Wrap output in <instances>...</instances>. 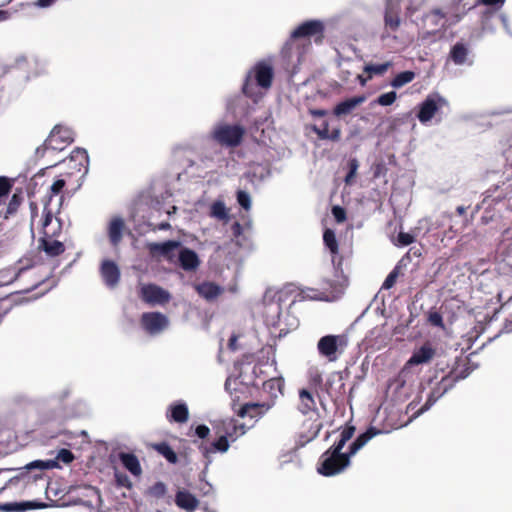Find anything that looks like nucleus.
<instances>
[{"mask_svg":"<svg viewBox=\"0 0 512 512\" xmlns=\"http://www.w3.org/2000/svg\"><path fill=\"white\" fill-rule=\"evenodd\" d=\"M56 0H38L37 1V5L39 7H48L50 6L51 4H53Z\"/></svg>","mask_w":512,"mask_h":512,"instance_id":"nucleus-64","label":"nucleus"},{"mask_svg":"<svg viewBox=\"0 0 512 512\" xmlns=\"http://www.w3.org/2000/svg\"><path fill=\"white\" fill-rule=\"evenodd\" d=\"M459 21L457 16L453 22H449L447 15L440 8L431 9L425 14L423 18L424 26L429 30L430 33H436L441 29H446L451 24Z\"/></svg>","mask_w":512,"mask_h":512,"instance_id":"nucleus-10","label":"nucleus"},{"mask_svg":"<svg viewBox=\"0 0 512 512\" xmlns=\"http://www.w3.org/2000/svg\"><path fill=\"white\" fill-rule=\"evenodd\" d=\"M453 383L449 377H443L442 380L437 384L431 391L425 406L433 405L440 397H442L451 387Z\"/></svg>","mask_w":512,"mask_h":512,"instance_id":"nucleus-29","label":"nucleus"},{"mask_svg":"<svg viewBox=\"0 0 512 512\" xmlns=\"http://www.w3.org/2000/svg\"><path fill=\"white\" fill-rule=\"evenodd\" d=\"M399 276V270L398 267H395L386 277L385 281L382 284V289L388 290L391 289Z\"/></svg>","mask_w":512,"mask_h":512,"instance_id":"nucleus-47","label":"nucleus"},{"mask_svg":"<svg viewBox=\"0 0 512 512\" xmlns=\"http://www.w3.org/2000/svg\"><path fill=\"white\" fill-rule=\"evenodd\" d=\"M224 431V435L227 436L228 439L235 441L246 433V426L244 424H237L234 420H230L225 426Z\"/></svg>","mask_w":512,"mask_h":512,"instance_id":"nucleus-33","label":"nucleus"},{"mask_svg":"<svg viewBox=\"0 0 512 512\" xmlns=\"http://www.w3.org/2000/svg\"><path fill=\"white\" fill-rule=\"evenodd\" d=\"M392 65L393 63L391 61H387L381 64H366L364 66V72L368 74V79H372L374 75H384L388 69L392 67Z\"/></svg>","mask_w":512,"mask_h":512,"instance_id":"nucleus-35","label":"nucleus"},{"mask_svg":"<svg viewBox=\"0 0 512 512\" xmlns=\"http://www.w3.org/2000/svg\"><path fill=\"white\" fill-rule=\"evenodd\" d=\"M355 433V427L345 426L340 432L339 439L325 452L327 456L322 461V475L334 476L342 473L349 465L352 455L349 451L342 453V449Z\"/></svg>","mask_w":512,"mask_h":512,"instance_id":"nucleus-1","label":"nucleus"},{"mask_svg":"<svg viewBox=\"0 0 512 512\" xmlns=\"http://www.w3.org/2000/svg\"><path fill=\"white\" fill-rule=\"evenodd\" d=\"M245 129L241 125L219 124L212 133L213 139L221 146L234 148L241 144Z\"/></svg>","mask_w":512,"mask_h":512,"instance_id":"nucleus-4","label":"nucleus"},{"mask_svg":"<svg viewBox=\"0 0 512 512\" xmlns=\"http://www.w3.org/2000/svg\"><path fill=\"white\" fill-rule=\"evenodd\" d=\"M319 432H320V422L316 418L314 420V422L309 424L307 432L306 431L301 432V434L299 436L300 444L304 445V444L308 443L309 441L313 440L318 435Z\"/></svg>","mask_w":512,"mask_h":512,"instance_id":"nucleus-37","label":"nucleus"},{"mask_svg":"<svg viewBox=\"0 0 512 512\" xmlns=\"http://www.w3.org/2000/svg\"><path fill=\"white\" fill-rule=\"evenodd\" d=\"M468 55V49L463 43H456L450 52V57L452 61L457 64L461 65L466 61Z\"/></svg>","mask_w":512,"mask_h":512,"instance_id":"nucleus-36","label":"nucleus"},{"mask_svg":"<svg viewBox=\"0 0 512 512\" xmlns=\"http://www.w3.org/2000/svg\"><path fill=\"white\" fill-rule=\"evenodd\" d=\"M332 215L337 223H343L347 219L346 210L338 205L332 207Z\"/></svg>","mask_w":512,"mask_h":512,"instance_id":"nucleus-50","label":"nucleus"},{"mask_svg":"<svg viewBox=\"0 0 512 512\" xmlns=\"http://www.w3.org/2000/svg\"><path fill=\"white\" fill-rule=\"evenodd\" d=\"M18 264H19V267L17 268V270L12 271V269H10V274H8L9 278L7 279L6 283L15 282L24 271L34 267L35 260L33 257L26 256V257L21 258L18 261Z\"/></svg>","mask_w":512,"mask_h":512,"instance_id":"nucleus-30","label":"nucleus"},{"mask_svg":"<svg viewBox=\"0 0 512 512\" xmlns=\"http://www.w3.org/2000/svg\"><path fill=\"white\" fill-rule=\"evenodd\" d=\"M125 229V223L122 218L114 217L109 223L108 227V237L110 243L117 247L122 240L123 231Z\"/></svg>","mask_w":512,"mask_h":512,"instance_id":"nucleus-24","label":"nucleus"},{"mask_svg":"<svg viewBox=\"0 0 512 512\" xmlns=\"http://www.w3.org/2000/svg\"><path fill=\"white\" fill-rule=\"evenodd\" d=\"M322 239L325 247L329 250L334 267L342 266L343 257L339 254V245L336 235L332 229H325Z\"/></svg>","mask_w":512,"mask_h":512,"instance_id":"nucleus-17","label":"nucleus"},{"mask_svg":"<svg viewBox=\"0 0 512 512\" xmlns=\"http://www.w3.org/2000/svg\"><path fill=\"white\" fill-rule=\"evenodd\" d=\"M320 32V20L307 21L299 25L292 33L289 40L281 50L284 58L291 59L296 56L298 60L302 57L306 48L311 43L309 38Z\"/></svg>","mask_w":512,"mask_h":512,"instance_id":"nucleus-2","label":"nucleus"},{"mask_svg":"<svg viewBox=\"0 0 512 512\" xmlns=\"http://www.w3.org/2000/svg\"><path fill=\"white\" fill-rule=\"evenodd\" d=\"M210 215L214 218H217L219 220H228V211L226 209V206L223 201H215L211 205L210 208Z\"/></svg>","mask_w":512,"mask_h":512,"instance_id":"nucleus-40","label":"nucleus"},{"mask_svg":"<svg viewBox=\"0 0 512 512\" xmlns=\"http://www.w3.org/2000/svg\"><path fill=\"white\" fill-rule=\"evenodd\" d=\"M366 100L364 95L355 96L339 102L333 109V114L337 117L349 115L353 110Z\"/></svg>","mask_w":512,"mask_h":512,"instance_id":"nucleus-19","label":"nucleus"},{"mask_svg":"<svg viewBox=\"0 0 512 512\" xmlns=\"http://www.w3.org/2000/svg\"><path fill=\"white\" fill-rule=\"evenodd\" d=\"M397 99V94L395 91H390L387 93H383L380 96H378L372 104H378L380 106H390L392 105Z\"/></svg>","mask_w":512,"mask_h":512,"instance_id":"nucleus-43","label":"nucleus"},{"mask_svg":"<svg viewBox=\"0 0 512 512\" xmlns=\"http://www.w3.org/2000/svg\"><path fill=\"white\" fill-rule=\"evenodd\" d=\"M494 15V12L492 11H486L483 13L481 17V24L484 27V25L490 20V18Z\"/></svg>","mask_w":512,"mask_h":512,"instance_id":"nucleus-62","label":"nucleus"},{"mask_svg":"<svg viewBox=\"0 0 512 512\" xmlns=\"http://www.w3.org/2000/svg\"><path fill=\"white\" fill-rule=\"evenodd\" d=\"M212 447L215 451L224 453L229 449V441L227 436L222 435L216 441L212 443Z\"/></svg>","mask_w":512,"mask_h":512,"instance_id":"nucleus-48","label":"nucleus"},{"mask_svg":"<svg viewBox=\"0 0 512 512\" xmlns=\"http://www.w3.org/2000/svg\"><path fill=\"white\" fill-rule=\"evenodd\" d=\"M153 449L162 455L169 463L176 464L178 461L177 454L167 442L153 444Z\"/></svg>","mask_w":512,"mask_h":512,"instance_id":"nucleus-34","label":"nucleus"},{"mask_svg":"<svg viewBox=\"0 0 512 512\" xmlns=\"http://www.w3.org/2000/svg\"><path fill=\"white\" fill-rule=\"evenodd\" d=\"M178 259L180 266L185 271H193L200 265V260L197 253L189 248H182L179 252Z\"/></svg>","mask_w":512,"mask_h":512,"instance_id":"nucleus-22","label":"nucleus"},{"mask_svg":"<svg viewBox=\"0 0 512 512\" xmlns=\"http://www.w3.org/2000/svg\"><path fill=\"white\" fill-rule=\"evenodd\" d=\"M428 320L429 322L433 325V326H437V327H443L444 324H443V318L441 316L440 313L438 312H432L429 314V317H428Z\"/></svg>","mask_w":512,"mask_h":512,"instance_id":"nucleus-57","label":"nucleus"},{"mask_svg":"<svg viewBox=\"0 0 512 512\" xmlns=\"http://www.w3.org/2000/svg\"><path fill=\"white\" fill-rule=\"evenodd\" d=\"M319 384L320 375L316 374L311 378V381L307 387L299 389V403L297 408L303 415H315L318 417L315 397L318 396Z\"/></svg>","mask_w":512,"mask_h":512,"instance_id":"nucleus-5","label":"nucleus"},{"mask_svg":"<svg viewBox=\"0 0 512 512\" xmlns=\"http://www.w3.org/2000/svg\"><path fill=\"white\" fill-rule=\"evenodd\" d=\"M175 504L186 511H193L199 506V500L187 490H179L175 495Z\"/></svg>","mask_w":512,"mask_h":512,"instance_id":"nucleus-23","label":"nucleus"},{"mask_svg":"<svg viewBox=\"0 0 512 512\" xmlns=\"http://www.w3.org/2000/svg\"><path fill=\"white\" fill-rule=\"evenodd\" d=\"M397 240L401 246H408L414 242L415 238L410 233L399 232V234L397 236Z\"/></svg>","mask_w":512,"mask_h":512,"instance_id":"nucleus-52","label":"nucleus"},{"mask_svg":"<svg viewBox=\"0 0 512 512\" xmlns=\"http://www.w3.org/2000/svg\"><path fill=\"white\" fill-rule=\"evenodd\" d=\"M44 208H43V226H48L53 218V211L50 209V204L47 202H43Z\"/></svg>","mask_w":512,"mask_h":512,"instance_id":"nucleus-53","label":"nucleus"},{"mask_svg":"<svg viewBox=\"0 0 512 512\" xmlns=\"http://www.w3.org/2000/svg\"><path fill=\"white\" fill-rule=\"evenodd\" d=\"M436 355V349L431 343H424L419 349H416L409 360L406 362V367H412L420 364L429 363Z\"/></svg>","mask_w":512,"mask_h":512,"instance_id":"nucleus-16","label":"nucleus"},{"mask_svg":"<svg viewBox=\"0 0 512 512\" xmlns=\"http://www.w3.org/2000/svg\"><path fill=\"white\" fill-rule=\"evenodd\" d=\"M237 201L241 207L245 210H249L251 207V199L247 192L239 190L237 192Z\"/></svg>","mask_w":512,"mask_h":512,"instance_id":"nucleus-49","label":"nucleus"},{"mask_svg":"<svg viewBox=\"0 0 512 512\" xmlns=\"http://www.w3.org/2000/svg\"><path fill=\"white\" fill-rule=\"evenodd\" d=\"M100 274L104 283L110 288L117 286L120 281V270L112 260H104L102 262Z\"/></svg>","mask_w":512,"mask_h":512,"instance_id":"nucleus-18","label":"nucleus"},{"mask_svg":"<svg viewBox=\"0 0 512 512\" xmlns=\"http://www.w3.org/2000/svg\"><path fill=\"white\" fill-rule=\"evenodd\" d=\"M53 236L44 232V235L38 241V248L44 251L48 257H57L63 254L66 249L64 243L54 239Z\"/></svg>","mask_w":512,"mask_h":512,"instance_id":"nucleus-15","label":"nucleus"},{"mask_svg":"<svg viewBox=\"0 0 512 512\" xmlns=\"http://www.w3.org/2000/svg\"><path fill=\"white\" fill-rule=\"evenodd\" d=\"M231 232H232L233 238L236 240L237 245H241L239 239L243 234L242 225L239 222H234L231 226Z\"/></svg>","mask_w":512,"mask_h":512,"instance_id":"nucleus-55","label":"nucleus"},{"mask_svg":"<svg viewBox=\"0 0 512 512\" xmlns=\"http://www.w3.org/2000/svg\"><path fill=\"white\" fill-rule=\"evenodd\" d=\"M181 246L179 241L167 240L162 243L150 242L146 248L149 254L154 258L163 257L168 261H172L175 257V250Z\"/></svg>","mask_w":512,"mask_h":512,"instance_id":"nucleus-12","label":"nucleus"},{"mask_svg":"<svg viewBox=\"0 0 512 512\" xmlns=\"http://www.w3.org/2000/svg\"><path fill=\"white\" fill-rule=\"evenodd\" d=\"M13 187V180L0 176V199L7 196Z\"/></svg>","mask_w":512,"mask_h":512,"instance_id":"nucleus-46","label":"nucleus"},{"mask_svg":"<svg viewBox=\"0 0 512 512\" xmlns=\"http://www.w3.org/2000/svg\"><path fill=\"white\" fill-rule=\"evenodd\" d=\"M416 77L415 72L413 71H403L398 73L390 82V85L393 88H401L404 85L412 82Z\"/></svg>","mask_w":512,"mask_h":512,"instance_id":"nucleus-38","label":"nucleus"},{"mask_svg":"<svg viewBox=\"0 0 512 512\" xmlns=\"http://www.w3.org/2000/svg\"><path fill=\"white\" fill-rule=\"evenodd\" d=\"M71 159H79L80 160V164L82 165L83 161H85V162L88 161V155H87L86 150L85 149H81V148H76L71 153Z\"/></svg>","mask_w":512,"mask_h":512,"instance_id":"nucleus-56","label":"nucleus"},{"mask_svg":"<svg viewBox=\"0 0 512 512\" xmlns=\"http://www.w3.org/2000/svg\"><path fill=\"white\" fill-rule=\"evenodd\" d=\"M167 419L170 422L185 423L189 418V409L184 402H174L169 406Z\"/></svg>","mask_w":512,"mask_h":512,"instance_id":"nucleus-21","label":"nucleus"},{"mask_svg":"<svg viewBox=\"0 0 512 512\" xmlns=\"http://www.w3.org/2000/svg\"><path fill=\"white\" fill-rule=\"evenodd\" d=\"M22 201H23L22 193L21 192L14 193L7 205L5 218H8L10 215L15 214L18 211Z\"/></svg>","mask_w":512,"mask_h":512,"instance_id":"nucleus-41","label":"nucleus"},{"mask_svg":"<svg viewBox=\"0 0 512 512\" xmlns=\"http://www.w3.org/2000/svg\"><path fill=\"white\" fill-rule=\"evenodd\" d=\"M34 467L45 469V468L53 467V465H49L48 463H45L42 461H35L28 465V468H34Z\"/></svg>","mask_w":512,"mask_h":512,"instance_id":"nucleus-60","label":"nucleus"},{"mask_svg":"<svg viewBox=\"0 0 512 512\" xmlns=\"http://www.w3.org/2000/svg\"><path fill=\"white\" fill-rule=\"evenodd\" d=\"M334 268V279H325L322 282V301L332 302L340 299L347 285V279L343 275L341 267Z\"/></svg>","mask_w":512,"mask_h":512,"instance_id":"nucleus-6","label":"nucleus"},{"mask_svg":"<svg viewBox=\"0 0 512 512\" xmlns=\"http://www.w3.org/2000/svg\"><path fill=\"white\" fill-rule=\"evenodd\" d=\"M119 459L123 466L134 476L138 477L142 474V468L136 455L132 453L121 452Z\"/></svg>","mask_w":512,"mask_h":512,"instance_id":"nucleus-28","label":"nucleus"},{"mask_svg":"<svg viewBox=\"0 0 512 512\" xmlns=\"http://www.w3.org/2000/svg\"><path fill=\"white\" fill-rule=\"evenodd\" d=\"M66 186V181L64 179H57L50 186L43 202H47L51 204L53 197L59 196V206L62 205L63 202V190Z\"/></svg>","mask_w":512,"mask_h":512,"instance_id":"nucleus-31","label":"nucleus"},{"mask_svg":"<svg viewBox=\"0 0 512 512\" xmlns=\"http://www.w3.org/2000/svg\"><path fill=\"white\" fill-rule=\"evenodd\" d=\"M270 409V405L267 403H246L244 404L238 415L240 417L250 416L251 418L261 416Z\"/></svg>","mask_w":512,"mask_h":512,"instance_id":"nucleus-27","label":"nucleus"},{"mask_svg":"<svg viewBox=\"0 0 512 512\" xmlns=\"http://www.w3.org/2000/svg\"><path fill=\"white\" fill-rule=\"evenodd\" d=\"M380 433L375 427L368 428L364 433L360 434L349 446L348 451L354 456L370 439Z\"/></svg>","mask_w":512,"mask_h":512,"instance_id":"nucleus-25","label":"nucleus"},{"mask_svg":"<svg viewBox=\"0 0 512 512\" xmlns=\"http://www.w3.org/2000/svg\"><path fill=\"white\" fill-rule=\"evenodd\" d=\"M115 482L118 487H124L130 489L132 487V482L129 477L120 471H115L114 473Z\"/></svg>","mask_w":512,"mask_h":512,"instance_id":"nucleus-45","label":"nucleus"},{"mask_svg":"<svg viewBox=\"0 0 512 512\" xmlns=\"http://www.w3.org/2000/svg\"><path fill=\"white\" fill-rule=\"evenodd\" d=\"M275 385H277L278 387L280 386L279 380L276 378H273V379H270V380L264 382L265 389L266 388L273 389L275 387Z\"/></svg>","mask_w":512,"mask_h":512,"instance_id":"nucleus-61","label":"nucleus"},{"mask_svg":"<svg viewBox=\"0 0 512 512\" xmlns=\"http://www.w3.org/2000/svg\"><path fill=\"white\" fill-rule=\"evenodd\" d=\"M41 507L34 502L26 501V502H9L0 504V511L2 512H14V511H26L29 509H34Z\"/></svg>","mask_w":512,"mask_h":512,"instance_id":"nucleus-32","label":"nucleus"},{"mask_svg":"<svg viewBox=\"0 0 512 512\" xmlns=\"http://www.w3.org/2000/svg\"><path fill=\"white\" fill-rule=\"evenodd\" d=\"M196 292L206 299L212 301L220 296L223 292V288L214 282L205 281L194 285Z\"/></svg>","mask_w":512,"mask_h":512,"instance_id":"nucleus-20","label":"nucleus"},{"mask_svg":"<svg viewBox=\"0 0 512 512\" xmlns=\"http://www.w3.org/2000/svg\"><path fill=\"white\" fill-rule=\"evenodd\" d=\"M195 434L200 438V439H205L209 436L210 434V429L208 426L206 425H198L195 429Z\"/></svg>","mask_w":512,"mask_h":512,"instance_id":"nucleus-58","label":"nucleus"},{"mask_svg":"<svg viewBox=\"0 0 512 512\" xmlns=\"http://www.w3.org/2000/svg\"><path fill=\"white\" fill-rule=\"evenodd\" d=\"M141 325L149 334H158L168 326V319L160 312H145L141 316Z\"/></svg>","mask_w":512,"mask_h":512,"instance_id":"nucleus-13","label":"nucleus"},{"mask_svg":"<svg viewBox=\"0 0 512 512\" xmlns=\"http://www.w3.org/2000/svg\"><path fill=\"white\" fill-rule=\"evenodd\" d=\"M170 224L168 222H162L158 224L157 226L153 227V230H168L170 228Z\"/></svg>","mask_w":512,"mask_h":512,"instance_id":"nucleus-63","label":"nucleus"},{"mask_svg":"<svg viewBox=\"0 0 512 512\" xmlns=\"http://www.w3.org/2000/svg\"><path fill=\"white\" fill-rule=\"evenodd\" d=\"M140 297L144 302L150 305H163L170 300L169 292L156 284L143 285L140 289Z\"/></svg>","mask_w":512,"mask_h":512,"instance_id":"nucleus-11","label":"nucleus"},{"mask_svg":"<svg viewBox=\"0 0 512 512\" xmlns=\"http://www.w3.org/2000/svg\"><path fill=\"white\" fill-rule=\"evenodd\" d=\"M73 132L69 128L61 125H55L48 138L45 140L44 149L63 150L67 145L73 142Z\"/></svg>","mask_w":512,"mask_h":512,"instance_id":"nucleus-8","label":"nucleus"},{"mask_svg":"<svg viewBox=\"0 0 512 512\" xmlns=\"http://www.w3.org/2000/svg\"><path fill=\"white\" fill-rule=\"evenodd\" d=\"M56 459L65 464H69L74 460V454L68 449H61L58 452Z\"/></svg>","mask_w":512,"mask_h":512,"instance_id":"nucleus-51","label":"nucleus"},{"mask_svg":"<svg viewBox=\"0 0 512 512\" xmlns=\"http://www.w3.org/2000/svg\"><path fill=\"white\" fill-rule=\"evenodd\" d=\"M274 68L270 59L258 61L247 73L242 92L249 98H254L257 93L255 86L268 90L272 86Z\"/></svg>","mask_w":512,"mask_h":512,"instance_id":"nucleus-3","label":"nucleus"},{"mask_svg":"<svg viewBox=\"0 0 512 512\" xmlns=\"http://www.w3.org/2000/svg\"><path fill=\"white\" fill-rule=\"evenodd\" d=\"M348 345V337L345 334L322 336V356L329 361H336L342 355Z\"/></svg>","mask_w":512,"mask_h":512,"instance_id":"nucleus-7","label":"nucleus"},{"mask_svg":"<svg viewBox=\"0 0 512 512\" xmlns=\"http://www.w3.org/2000/svg\"><path fill=\"white\" fill-rule=\"evenodd\" d=\"M387 169L383 163H377L374 165L373 168V176L374 178L380 177V175H384L386 173Z\"/></svg>","mask_w":512,"mask_h":512,"instance_id":"nucleus-59","label":"nucleus"},{"mask_svg":"<svg viewBox=\"0 0 512 512\" xmlns=\"http://www.w3.org/2000/svg\"><path fill=\"white\" fill-rule=\"evenodd\" d=\"M380 433L375 427L368 428L364 433L360 434L349 446L348 451L354 456L370 439Z\"/></svg>","mask_w":512,"mask_h":512,"instance_id":"nucleus-26","label":"nucleus"},{"mask_svg":"<svg viewBox=\"0 0 512 512\" xmlns=\"http://www.w3.org/2000/svg\"><path fill=\"white\" fill-rule=\"evenodd\" d=\"M320 293L315 289L301 290L293 299L292 304L305 300H319Z\"/></svg>","mask_w":512,"mask_h":512,"instance_id":"nucleus-42","label":"nucleus"},{"mask_svg":"<svg viewBox=\"0 0 512 512\" xmlns=\"http://www.w3.org/2000/svg\"><path fill=\"white\" fill-rule=\"evenodd\" d=\"M445 105H447L446 99L439 94L428 95L419 105V111L417 113L418 120L422 124L431 121L437 112Z\"/></svg>","mask_w":512,"mask_h":512,"instance_id":"nucleus-9","label":"nucleus"},{"mask_svg":"<svg viewBox=\"0 0 512 512\" xmlns=\"http://www.w3.org/2000/svg\"><path fill=\"white\" fill-rule=\"evenodd\" d=\"M402 0H386L384 25L385 30L389 32H396L401 24L400 19V3Z\"/></svg>","mask_w":512,"mask_h":512,"instance_id":"nucleus-14","label":"nucleus"},{"mask_svg":"<svg viewBox=\"0 0 512 512\" xmlns=\"http://www.w3.org/2000/svg\"><path fill=\"white\" fill-rule=\"evenodd\" d=\"M359 168V161L356 158H351L347 162V174L344 182L347 186H352L356 182L357 171Z\"/></svg>","mask_w":512,"mask_h":512,"instance_id":"nucleus-39","label":"nucleus"},{"mask_svg":"<svg viewBox=\"0 0 512 512\" xmlns=\"http://www.w3.org/2000/svg\"><path fill=\"white\" fill-rule=\"evenodd\" d=\"M151 493L156 497H163L166 493V485L159 481L151 487Z\"/></svg>","mask_w":512,"mask_h":512,"instance_id":"nucleus-54","label":"nucleus"},{"mask_svg":"<svg viewBox=\"0 0 512 512\" xmlns=\"http://www.w3.org/2000/svg\"><path fill=\"white\" fill-rule=\"evenodd\" d=\"M341 130L339 127H333L330 129L328 123H324L322 126V139H330L333 141H337L340 139Z\"/></svg>","mask_w":512,"mask_h":512,"instance_id":"nucleus-44","label":"nucleus"}]
</instances>
